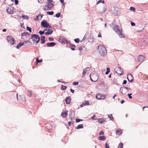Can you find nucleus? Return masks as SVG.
I'll list each match as a JSON object with an SVG mask.
<instances>
[{
  "mask_svg": "<svg viewBox=\"0 0 148 148\" xmlns=\"http://www.w3.org/2000/svg\"><path fill=\"white\" fill-rule=\"evenodd\" d=\"M108 117L111 120H112L114 119V118L113 117L112 114H109L108 115Z\"/></svg>",
  "mask_w": 148,
  "mask_h": 148,
  "instance_id": "31",
  "label": "nucleus"
},
{
  "mask_svg": "<svg viewBox=\"0 0 148 148\" xmlns=\"http://www.w3.org/2000/svg\"><path fill=\"white\" fill-rule=\"evenodd\" d=\"M83 127V125L82 124H80L78 125L76 127V128L77 129H79L80 128H82Z\"/></svg>",
  "mask_w": 148,
  "mask_h": 148,
  "instance_id": "29",
  "label": "nucleus"
},
{
  "mask_svg": "<svg viewBox=\"0 0 148 148\" xmlns=\"http://www.w3.org/2000/svg\"><path fill=\"white\" fill-rule=\"evenodd\" d=\"M100 3H102L104 4L105 3V2L103 0H100L98 1L96 3V5H97L99 4Z\"/></svg>",
  "mask_w": 148,
  "mask_h": 148,
  "instance_id": "28",
  "label": "nucleus"
},
{
  "mask_svg": "<svg viewBox=\"0 0 148 148\" xmlns=\"http://www.w3.org/2000/svg\"><path fill=\"white\" fill-rule=\"evenodd\" d=\"M71 121H69L68 122V124L69 125H70L71 124Z\"/></svg>",
  "mask_w": 148,
  "mask_h": 148,
  "instance_id": "57",
  "label": "nucleus"
},
{
  "mask_svg": "<svg viewBox=\"0 0 148 148\" xmlns=\"http://www.w3.org/2000/svg\"><path fill=\"white\" fill-rule=\"evenodd\" d=\"M109 145L107 143H106L105 144V148H109Z\"/></svg>",
  "mask_w": 148,
  "mask_h": 148,
  "instance_id": "46",
  "label": "nucleus"
},
{
  "mask_svg": "<svg viewBox=\"0 0 148 148\" xmlns=\"http://www.w3.org/2000/svg\"><path fill=\"white\" fill-rule=\"evenodd\" d=\"M56 43L54 42H50L47 43V45L48 47H52L54 46Z\"/></svg>",
  "mask_w": 148,
  "mask_h": 148,
  "instance_id": "19",
  "label": "nucleus"
},
{
  "mask_svg": "<svg viewBox=\"0 0 148 148\" xmlns=\"http://www.w3.org/2000/svg\"><path fill=\"white\" fill-rule=\"evenodd\" d=\"M95 97L97 99H104L106 97V96L103 94L98 93L96 95Z\"/></svg>",
  "mask_w": 148,
  "mask_h": 148,
  "instance_id": "9",
  "label": "nucleus"
},
{
  "mask_svg": "<svg viewBox=\"0 0 148 148\" xmlns=\"http://www.w3.org/2000/svg\"><path fill=\"white\" fill-rule=\"evenodd\" d=\"M104 134L103 132L102 131H101L99 133V135H102Z\"/></svg>",
  "mask_w": 148,
  "mask_h": 148,
  "instance_id": "48",
  "label": "nucleus"
},
{
  "mask_svg": "<svg viewBox=\"0 0 148 148\" xmlns=\"http://www.w3.org/2000/svg\"><path fill=\"white\" fill-rule=\"evenodd\" d=\"M126 83H127V81L126 80H124L123 81L122 84L123 85L125 84H126Z\"/></svg>",
  "mask_w": 148,
  "mask_h": 148,
  "instance_id": "50",
  "label": "nucleus"
},
{
  "mask_svg": "<svg viewBox=\"0 0 148 148\" xmlns=\"http://www.w3.org/2000/svg\"><path fill=\"white\" fill-rule=\"evenodd\" d=\"M90 39H91L92 40L93 38V37L92 36H90Z\"/></svg>",
  "mask_w": 148,
  "mask_h": 148,
  "instance_id": "62",
  "label": "nucleus"
},
{
  "mask_svg": "<svg viewBox=\"0 0 148 148\" xmlns=\"http://www.w3.org/2000/svg\"><path fill=\"white\" fill-rule=\"evenodd\" d=\"M131 24L132 26H134L135 25V23L133 22H131Z\"/></svg>",
  "mask_w": 148,
  "mask_h": 148,
  "instance_id": "52",
  "label": "nucleus"
},
{
  "mask_svg": "<svg viewBox=\"0 0 148 148\" xmlns=\"http://www.w3.org/2000/svg\"><path fill=\"white\" fill-rule=\"evenodd\" d=\"M68 111L66 110V111L62 112L61 114V116L63 118L65 117L67 115Z\"/></svg>",
  "mask_w": 148,
  "mask_h": 148,
  "instance_id": "18",
  "label": "nucleus"
},
{
  "mask_svg": "<svg viewBox=\"0 0 148 148\" xmlns=\"http://www.w3.org/2000/svg\"><path fill=\"white\" fill-rule=\"evenodd\" d=\"M27 29L28 31H29L30 32H32L31 28L30 27H27Z\"/></svg>",
  "mask_w": 148,
  "mask_h": 148,
  "instance_id": "41",
  "label": "nucleus"
},
{
  "mask_svg": "<svg viewBox=\"0 0 148 148\" xmlns=\"http://www.w3.org/2000/svg\"><path fill=\"white\" fill-rule=\"evenodd\" d=\"M124 101L123 100H122L121 101V104H123V103L124 102Z\"/></svg>",
  "mask_w": 148,
  "mask_h": 148,
  "instance_id": "55",
  "label": "nucleus"
},
{
  "mask_svg": "<svg viewBox=\"0 0 148 148\" xmlns=\"http://www.w3.org/2000/svg\"><path fill=\"white\" fill-rule=\"evenodd\" d=\"M32 92L31 91L28 90L27 92V95L29 97H31L32 95Z\"/></svg>",
  "mask_w": 148,
  "mask_h": 148,
  "instance_id": "30",
  "label": "nucleus"
},
{
  "mask_svg": "<svg viewBox=\"0 0 148 148\" xmlns=\"http://www.w3.org/2000/svg\"><path fill=\"white\" fill-rule=\"evenodd\" d=\"M78 84V82H74L73 84L74 85H77Z\"/></svg>",
  "mask_w": 148,
  "mask_h": 148,
  "instance_id": "49",
  "label": "nucleus"
},
{
  "mask_svg": "<svg viewBox=\"0 0 148 148\" xmlns=\"http://www.w3.org/2000/svg\"><path fill=\"white\" fill-rule=\"evenodd\" d=\"M29 34L27 33H23L21 34V35L22 36H27V35H29Z\"/></svg>",
  "mask_w": 148,
  "mask_h": 148,
  "instance_id": "35",
  "label": "nucleus"
},
{
  "mask_svg": "<svg viewBox=\"0 0 148 148\" xmlns=\"http://www.w3.org/2000/svg\"><path fill=\"white\" fill-rule=\"evenodd\" d=\"M53 1H48L47 2V5H45L46 7L44 8L43 9L45 10H50L54 6L53 4L52 3Z\"/></svg>",
  "mask_w": 148,
  "mask_h": 148,
  "instance_id": "4",
  "label": "nucleus"
},
{
  "mask_svg": "<svg viewBox=\"0 0 148 148\" xmlns=\"http://www.w3.org/2000/svg\"><path fill=\"white\" fill-rule=\"evenodd\" d=\"M116 96V94H114V96L112 98L113 99H114L115 97Z\"/></svg>",
  "mask_w": 148,
  "mask_h": 148,
  "instance_id": "60",
  "label": "nucleus"
},
{
  "mask_svg": "<svg viewBox=\"0 0 148 148\" xmlns=\"http://www.w3.org/2000/svg\"><path fill=\"white\" fill-rule=\"evenodd\" d=\"M24 42H21L18 43L16 46V48L18 49H19L21 47L24 45Z\"/></svg>",
  "mask_w": 148,
  "mask_h": 148,
  "instance_id": "26",
  "label": "nucleus"
},
{
  "mask_svg": "<svg viewBox=\"0 0 148 148\" xmlns=\"http://www.w3.org/2000/svg\"><path fill=\"white\" fill-rule=\"evenodd\" d=\"M7 39L8 42L10 45H12L14 44L15 40L14 38L11 36H8L7 37Z\"/></svg>",
  "mask_w": 148,
  "mask_h": 148,
  "instance_id": "6",
  "label": "nucleus"
},
{
  "mask_svg": "<svg viewBox=\"0 0 148 148\" xmlns=\"http://www.w3.org/2000/svg\"><path fill=\"white\" fill-rule=\"evenodd\" d=\"M71 45L72 46H73V47H75V45H73V44H71Z\"/></svg>",
  "mask_w": 148,
  "mask_h": 148,
  "instance_id": "64",
  "label": "nucleus"
},
{
  "mask_svg": "<svg viewBox=\"0 0 148 148\" xmlns=\"http://www.w3.org/2000/svg\"><path fill=\"white\" fill-rule=\"evenodd\" d=\"M47 13L48 14L50 15H52L54 13V12L53 11L47 12Z\"/></svg>",
  "mask_w": 148,
  "mask_h": 148,
  "instance_id": "34",
  "label": "nucleus"
},
{
  "mask_svg": "<svg viewBox=\"0 0 148 148\" xmlns=\"http://www.w3.org/2000/svg\"><path fill=\"white\" fill-rule=\"evenodd\" d=\"M90 68L87 67L86 68L83 72L82 75H84L86 73H88V71H90Z\"/></svg>",
  "mask_w": 148,
  "mask_h": 148,
  "instance_id": "16",
  "label": "nucleus"
},
{
  "mask_svg": "<svg viewBox=\"0 0 148 148\" xmlns=\"http://www.w3.org/2000/svg\"><path fill=\"white\" fill-rule=\"evenodd\" d=\"M123 144L122 143H120L118 145V148H123Z\"/></svg>",
  "mask_w": 148,
  "mask_h": 148,
  "instance_id": "33",
  "label": "nucleus"
},
{
  "mask_svg": "<svg viewBox=\"0 0 148 148\" xmlns=\"http://www.w3.org/2000/svg\"><path fill=\"white\" fill-rule=\"evenodd\" d=\"M98 36L99 37H101V34L100 32H99L98 35Z\"/></svg>",
  "mask_w": 148,
  "mask_h": 148,
  "instance_id": "53",
  "label": "nucleus"
},
{
  "mask_svg": "<svg viewBox=\"0 0 148 148\" xmlns=\"http://www.w3.org/2000/svg\"><path fill=\"white\" fill-rule=\"evenodd\" d=\"M145 57L142 55H140L138 57V62L140 63H142L144 60Z\"/></svg>",
  "mask_w": 148,
  "mask_h": 148,
  "instance_id": "12",
  "label": "nucleus"
},
{
  "mask_svg": "<svg viewBox=\"0 0 148 148\" xmlns=\"http://www.w3.org/2000/svg\"><path fill=\"white\" fill-rule=\"evenodd\" d=\"M110 69L109 68H107V71L105 73L106 75H107L110 72Z\"/></svg>",
  "mask_w": 148,
  "mask_h": 148,
  "instance_id": "32",
  "label": "nucleus"
},
{
  "mask_svg": "<svg viewBox=\"0 0 148 148\" xmlns=\"http://www.w3.org/2000/svg\"><path fill=\"white\" fill-rule=\"evenodd\" d=\"M99 139L101 140L104 141L106 140V138L104 136H99Z\"/></svg>",
  "mask_w": 148,
  "mask_h": 148,
  "instance_id": "24",
  "label": "nucleus"
},
{
  "mask_svg": "<svg viewBox=\"0 0 148 148\" xmlns=\"http://www.w3.org/2000/svg\"><path fill=\"white\" fill-rule=\"evenodd\" d=\"M7 12L10 14H12L13 13V8L12 7H11L10 8H8L6 9Z\"/></svg>",
  "mask_w": 148,
  "mask_h": 148,
  "instance_id": "13",
  "label": "nucleus"
},
{
  "mask_svg": "<svg viewBox=\"0 0 148 148\" xmlns=\"http://www.w3.org/2000/svg\"><path fill=\"white\" fill-rule=\"evenodd\" d=\"M130 10H131L132 11H133L134 12L135 11V9L133 7H131L130 8Z\"/></svg>",
  "mask_w": 148,
  "mask_h": 148,
  "instance_id": "38",
  "label": "nucleus"
},
{
  "mask_svg": "<svg viewBox=\"0 0 148 148\" xmlns=\"http://www.w3.org/2000/svg\"><path fill=\"white\" fill-rule=\"evenodd\" d=\"M111 11L112 13L115 16L117 15L119 13L118 9L114 7L111 8Z\"/></svg>",
  "mask_w": 148,
  "mask_h": 148,
  "instance_id": "7",
  "label": "nucleus"
},
{
  "mask_svg": "<svg viewBox=\"0 0 148 148\" xmlns=\"http://www.w3.org/2000/svg\"><path fill=\"white\" fill-rule=\"evenodd\" d=\"M71 101V97H68L66 98L65 99V101L66 103L67 104H69L70 103Z\"/></svg>",
  "mask_w": 148,
  "mask_h": 148,
  "instance_id": "20",
  "label": "nucleus"
},
{
  "mask_svg": "<svg viewBox=\"0 0 148 148\" xmlns=\"http://www.w3.org/2000/svg\"><path fill=\"white\" fill-rule=\"evenodd\" d=\"M39 33L40 35H42L44 33L45 31H40L39 32Z\"/></svg>",
  "mask_w": 148,
  "mask_h": 148,
  "instance_id": "40",
  "label": "nucleus"
},
{
  "mask_svg": "<svg viewBox=\"0 0 148 148\" xmlns=\"http://www.w3.org/2000/svg\"><path fill=\"white\" fill-rule=\"evenodd\" d=\"M115 71L118 74L121 75H122L123 72V69L120 67L117 66L116 67L115 69Z\"/></svg>",
  "mask_w": 148,
  "mask_h": 148,
  "instance_id": "10",
  "label": "nucleus"
},
{
  "mask_svg": "<svg viewBox=\"0 0 148 148\" xmlns=\"http://www.w3.org/2000/svg\"><path fill=\"white\" fill-rule=\"evenodd\" d=\"M66 88H67V87L66 86L62 85V86H61V88L62 90H64L66 89Z\"/></svg>",
  "mask_w": 148,
  "mask_h": 148,
  "instance_id": "37",
  "label": "nucleus"
},
{
  "mask_svg": "<svg viewBox=\"0 0 148 148\" xmlns=\"http://www.w3.org/2000/svg\"><path fill=\"white\" fill-rule=\"evenodd\" d=\"M6 31V29H3L2 31L3 32H5Z\"/></svg>",
  "mask_w": 148,
  "mask_h": 148,
  "instance_id": "58",
  "label": "nucleus"
},
{
  "mask_svg": "<svg viewBox=\"0 0 148 148\" xmlns=\"http://www.w3.org/2000/svg\"><path fill=\"white\" fill-rule=\"evenodd\" d=\"M127 78L128 81L130 82H132L133 80V77L130 74H128L127 75Z\"/></svg>",
  "mask_w": 148,
  "mask_h": 148,
  "instance_id": "15",
  "label": "nucleus"
},
{
  "mask_svg": "<svg viewBox=\"0 0 148 148\" xmlns=\"http://www.w3.org/2000/svg\"><path fill=\"white\" fill-rule=\"evenodd\" d=\"M31 39L32 40L33 43L36 45L40 40V38L37 35L33 34L32 36Z\"/></svg>",
  "mask_w": 148,
  "mask_h": 148,
  "instance_id": "3",
  "label": "nucleus"
},
{
  "mask_svg": "<svg viewBox=\"0 0 148 148\" xmlns=\"http://www.w3.org/2000/svg\"><path fill=\"white\" fill-rule=\"evenodd\" d=\"M21 17L24 19L28 20L29 18V16L27 15H22Z\"/></svg>",
  "mask_w": 148,
  "mask_h": 148,
  "instance_id": "27",
  "label": "nucleus"
},
{
  "mask_svg": "<svg viewBox=\"0 0 148 148\" xmlns=\"http://www.w3.org/2000/svg\"><path fill=\"white\" fill-rule=\"evenodd\" d=\"M41 42L42 44H44L45 42V37L44 36H41Z\"/></svg>",
  "mask_w": 148,
  "mask_h": 148,
  "instance_id": "25",
  "label": "nucleus"
},
{
  "mask_svg": "<svg viewBox=\"0 0 148 148\" xmlns=\"http://www.w3.org/2000/svg\"><path fill=\"white\" fill-rule=\"evenodd\" d=\"M95 115H94L92 117H91V119H92L93 120H97V118H95Z\"/></svg>",
  "mask_w": 148,
  "mask_h": 148,
  "instance_id": "43",
  "label": "nucleus"
},
{
  "mask_svg": "<svg viewBox=\"0 0 148 148\" xmlns=\"http://www.w3.org/2000/svg\"><path fill=\"white\" fill-rule=\"evenodd\" d=\"M36 60L37 61V64L38 63H39L40 62H42V60H39L38 59L36 58Z\"/></svg>",
  "mask_w": 148,
  "mask_h": 148,
  "instance_id": "42",
  "label": "nucleus"
},
{
  "mask_svg": "<svg viewBox=\"0 0 148 148\" xmlns=\"http://www.w3.org/2000/svg\"><path fill=\"white\" fill-rule=\"evenodd\" d=\"M89 102L88 101H85L81 105V107H83L84 106H88L89 105Z\"/></svg>",
  "mask_w": 148,
  "mask_h": 148,
  "instance_id": "17",
  "label": "nucleus"
},
{
  "mask_svg": "<svg viewBox=\"0 0 148 148\" xmlns=\"http://www.w3.org/2000/svg\"><path fill=\"white\" fill-rule=\"evenodd\" d=\"M98 49L99 53L103 56H104L106 53L107 51L105 48L102 46L99 45L98 47Z\"/></svg>",
  "mask_w": 148,
  "mask_h": 148,
  "instance_id": "2",
  "label": "nucleus"
},
{
  "mask_svg": "<svg viewBox=\"0 0 148 148\" xmlns=\"http://www.w3.org/2000/svg\"><path fill=\"white\" fill-rule=\"evenodd\" d=\"M15 2V4L16 5H17L18 3V1L17 0H14Z\"/></svg>",
  "mask_w": 148,
  "mask_h": 148,
  "instance_id": "51",
  "label": "nucleus"
},
{
  "mask_svg": "<svg viewBox=\"0 0 148 148\" xmlns=\"http://www.w3.org/2000/svg\"><path fill=\"white\" fill-rule=\"evenodd\" d=\"M122 133V131L121 129H118L116 130V133L117 135H120Z\"/></svg>",
  "mask_w": 148,
  "mask_h": 148,
  "instance_id": "23",
  "label": "nucleus"
},
{
  "mask_svg": "<svg viewBox=\"0 0 148 148\" xmlns=\"http://www.w3.org/2000/svg\"><path fill=\"white\" fill-rule=\"evenodd\" d=\"M116 33L119 35L120 38H125V36L121 28L119 26H115L113 29Z\"/></svg>",
  "mask_w": 148,
  "mask_h": 148,
  "instance_id": "1",
  "label": "nucleus"
},
{
  "mask_svg": "<svg viewBox=\"0 0 148 148\" xmlns=\"http://www.w3.org/2000/svg\"><path fill=\"white\" fill-rule=\"evenodd\" d=\"M98 122L99 123H103V122H104L105 121V119H103V118H101L100 119H97Z\"/></svg>",
  "mask_w": 148,
  "mask_h": 148,
  "instance_id": "21",
  "label": "nucleus"
},
{
  "mask_svg": "<svg viewBox=\"0 0 148 148\" xmlns=\"http://www.w3.org/2000/svg\"><path fill=\"white\" fill-rule=\"evenodd\" d=\"M132 95V93H130V94H128L127 95H128L129 99H132V96H131V95Z\"/></svg>",
  "mask_w": 148,
  "mask_h": 148,
  "instance_id": "44",
  "label": "nucleus"
},
{
  "mask_svg": "<svg viewBox=\"0 0 148 148\" xmlns=\"http://www.w3.org/2000/svg\"><path fill=\"white\" fill-rule=\"evenodd\" d=\"M85 39H86V37H85V36H84V37L83 38L82 40L83 41H84L85 40Z\"/></svg>",
  "mask_w": 148,
  "mask_h": 148,
  "instance_id": "61",
  "label": "nucleus"
},
{
  "mask_svg": "<svg viewBox=\"0 0 148 148\" xmlns=\"http://www.w3.org/2000/svg\"><path fill=\"white\" fill-rule=\"evenodd\" d=\"M71 49L72 50H75V49L74 48H71Z\"/></svg>",
  "mask_w": 148,
  "mask_h": 148,
  "instance_id": "63",
  "label": "nucleus"
},
{
  "mask_svg": "<svg viewBox=\"0 0 148 148\" xmlns=\"http://www.w3.org/2000/svg\"><path fill=\"white\" fill-rule=\"evenodd\" d=\"M59 41L61 43H67V41L64 37H60L59 39Z\"/></svg>",
  "mask_w": 148,
  "mask_h": 148,
  "instance_id": "14",
  "label": "nucleus"
},
{
  "mask_svg": "<svg viewBox=\"0 0 148 148\" xmlns=\"http://www.w3.org/2000/svg\"><path fill=\"white\" fill-rule=\"evenodd\" d=\"M90 78L91 81L93 82L97 81L98 79L97 74L96 73L91 74L90 75Z\"/></svg>",
  "mask_w": 148,
  "mask_h": 148,
  "instance_id": "5",
  "label": "nucleus"
},
{
  "mask_svg": "<svg viewBox=\"0 0 148 148\" xmlns=\"http://www.w3.org/2000/svg\"><path fill=\"white\" fill-rule=\"evenodd\" d=\"M48 39L50 41H53L54 40L53 38L52 37H49Z\"/></svg>",
  "mask_w": 148,
  "mask_h": 148,
  "instance_id": "47",
  "label": "nucleus"
},
{
  "mask_svg": "<svg viewBox=\"0 0 148 148\" xmlns=\"http://www.w3.org/2000/svg\"><path fill=\"white\" fill-rule=\"evenodd\" d=\"M82 47H79L78 48V49L79 50V51H81V50H82Z\"/></svg>",
  "mask_w": 148,
  "mask_h": 148,
  "instance_id": "56",
  "label": "nucleus"
},
{
  "mask_svg": "<svg viewBox=\"0 0 148 148\" xmlns=\"http://www.w3.org/2000/svg\"><path fill=\"white\" fill-rule=\"evenodd\" d=\"M70 90H71V92L72 93H73L74 92V90H73L71 88L70 89Z\"/></svg>",
  "mask_w": 148,
  "mask_h": 148,
  "instance_id": "54",
  "label": "nucleus"
},
{
  "mask_svg": "<svg viewBox=\"0 0 148 148\" xmlns=\"http://www.w3.org/2000/svg\"><path fill=\"white\" fill-rule=\"evenodd\" d=\"M60 12L57 13L56 14V16L57 18H59V17H60Z\"/></svg>",
  "mask_w": 148,
  "mask_h": 148,
  "instance_id": "39",
  "label": "nucleus"
},
{
  "mask_svg": "<svg viewBox=\"0 0 148 148\" xmlns=\"http://www.w3.org/2000/svg\"><path fill=\"white\" fill-rule=\"evenodd\" d=\"M60 1L62 3H63L64 1V0H60Z\"/></svg>",
  "mask_w": 148,
  "mask_h": 148,
  "instance_id": "59",
  "label": "nucleus"
},
{
  "mask_svg": "<svg viewBox=\"0 0 148 148\" xmlns=\"http://www.w3.org/2000/svg\"><path fill=\"white\" fill-rule=\"evenodd\" d=\"M53 31L51 29H49L48 31L45 32V34L46 35H49L51 34L52 33Z\"/></svg>",
  "mask_w": 148,
  "mask_h": 148,
  "instance_id": "22",
  "label": "nucleus"
},
{
  "mask_svg": "<svg viewBox=\"0 0 148 148\" xmlns=\"http://www.w3.org/2000/svg\"><path fill=\"white\" fill-rule=\"evenodd\" d=\"M82 120L80 119H76L75 121L76 122H79L80 121H82Z\"/></svg>",
  "mask_w": 148,
  "mask_h": 148,
  "instance_id": "36",
  "label": "nucleus"
},
{
  "mask_svg": "<svg viewBox=\"0 0 148 148\" xmlns=\"http://www.w3.org/2000/svg\"><path fill=\"white\" fill-rule=\"evenodd\" d=\"M41 25L42 27L44 28L47 27L49 25L48 23L45 20L41 22Z\"/></svg>",
  "mask_w": 148,
  "mask_h": 148,
  "instance_id": "11",
  "label": "nucleus"
},
{
  "mask_svg": "<svg viewBox=\"0 0 148 148\" xmlns=\"http://www.w3.org/2000/svg\"><path fill=\"white\" fill-rule=\"evenodd\" d=\"M128 89H130L128 87H121L120 88V91L122 94L125 95L127 93V90Z\"/></svg>",
  "mask_w": 148,
  "mask_h": 148,
  "instance_id": "8",
  "label": "nucleus"
},
{
  "mask_svg": "<svg viewBox=\"0 0 148 148\" xmlns=\"http://www.w3.org/2000/svg\"><path fill=\"white\" fill-rule=\"evenodd\" d=\"M79 39L78 38H76L74 40L75 41L76 43H78L79 42Z\"/></svg>",
  "mask_w": 148,
  "mask_h": 148,
  "instance_id": "45",
  "label": "nucleus"
}]
</instances>
